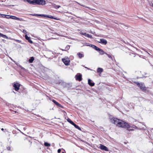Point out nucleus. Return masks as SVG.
Masks as SVG:
<instances>
[{
    "label": "nucleus",
    "mask_w": 153,
    "mask_h": 153,
    "mask_svg": "<svg viewBox=\"0 0 153 153\" xmlns=\"http://www.w3.org/2000/svg\"><path fill=\"white\" fill-rule=\"evenodd\" d=\"M111 122L119 127L126 128L130 127L129 125L127 123L117 118H113L110 119Z\"/></svg>",
    "instance_id": "nucleus-1"
},
{
    "label": "nucleus",
    "mask_w": 153,
    "mask_h": 153,
    "mask_svg": "<svg viewBox=\"0 0 153 153\" xmlns=\"http://www.w3.org/2000/svg\"><path fill=\"white\" fill-rule=\"evenodd\" d=\"M29 4L33 5H44L46 4L45 1V0H26Z\"/></svg>",
    "instance_id": "nucleus-2"
},
{
    "label": "nucleus",
    "mask_w": 153,
    "mask_h": 153,
    "mask_svg": "<svg viewBox=\"0 0 153 153\" xmlns=\"http://www.w3.org/2000/svg\"><path fill=\"white\" fill-rule=\"evenodd\" d=\"M7 19H11L14 20H16L19 21H25V20L21 18H19L14 16H11L9 17H7Z\"/></svg>",
    "instance_id": "nucleus-3"
},
{
    "label": "nucleus",
    "mask_w": 153,
    "mask_h": 153,
    "mask_svg": "<svg viewBox=\"0 0 153 153\" xmlns=\"http://www.w3.org/2000/svg\"><path fill=\"white\" fill-rule=\"evenodd\" d=\"M136 84L139 87H140V89L143 90H146L145 87L143 83H139L138 82H136Z\"/></svg>",
    "instance_id": "nucleus-4"
},
{
    "label": "nucleus",
    "mask_w": 153,
    "mask_h": 153,
    "mask_svg": "<svg viewBox=\"0 0 153 153\" xmlns=\"http://www.w3.org/2000/svg\"><path fill=\"white\" fill-rule=\"evenodd\" d=\"M62 61L65 65H69L70 61L68 59H66L65 58H63L62 59Z\"/></svg>",
    "instance_id": "nucleus-5"
},
{
    "label": "nucleus",
    "mask_w": 153,
    "mask_h": 153,
    "mask_svg": "<svg viewBox=\"0 0 153 153\" xmlns=\"http://www.w3.org/2000/svg\"><path fill=\"white\" fill-rule=\"evenodd\" d=\"M20 86V84L19 83H16L15 84L13 85V87L14 88L15 90L17 91L19 90V87Z\"/></svg>",
    "instance_id": "nucleus-6"
},
{
    "label": "nucleus",
    "mask_w": 153,
    "mask_h": 153,
    "mask_svg": "<svg viewBox=\"0 0 153 153\" xmlns=\"http://www.w3.org/2000/svg\"><path fill=\"white\" fill-rule=\"evenodd\" d=\"M100 41H98V42L102 44L105 45L107 44V42L106 39H100Z\"/></svg>",
    "instance_id": "nucleus-7"
},
{
    "label": "nucleus",
    "mask_w": 153,
    "mask_h": 153,
    "mask_svg": "<svg viewBox=\"0 0 153 153\" xmlns=\"http://www.w3.org/2000/svg\"><path fill=\"white\" fill-rule=\"evenodd\" d=\"M80 34L82 35H84L85 36L87 37L88 38H92V36L91 35H90L88 34H87L86 33H83L82 32H81L80 33Z\"/></svg>",
    "instance_id": "nucleus-8"
},
{
    "label": "nucleus",
    "mask_w": 153,
    "mask_h": 153,
    "mask_svg": "<svg viewBox=\"0 0 153 153\" xmlns=\"http://www.w3.org/2000/svg\"><path fill=\"white\" fill-rule=\"evenodd\" d=\"M100 148L102 150H104L106 151H108V148L106 146L102 144L100 145Z\"/></svg>",
    "instance_id": "nucleus-9"
},
{
    "label": "nucleus",
    "mask_w": 153,
    "mask_h": 153,
    "mask_svg": "<svg viewBox=\"0 0 153 153\" xmlns=\"http://www.w3.org/2000/svg\"><path fill=\"white\" fill-rule=\"evenodd\" d=\"M25 39L27 40L28 42L32 44L33 43L32 41L31 40V38L30 37H28V36L26 35L25 36Z\"/></svg>",
    "instance_id": "nucleus-10"
},
{
    "label": "nucleus",
    "mask_w": 153,
    "mask_h": 153,
    "mask_svg": "<svg viewBox=\"0 0 153 153\" xmlns=\"http://www.w3.org/2000/svg\"><path fill=\"white\" fill-rule=\"evenodd\" d=\"M75 77L76 79L78 80L79 81H80L82 79V75L81 74L76 75Z\"/></svg>",
    "instance_id": "nucleus-11"
},
{
    "label": "nucleus",
    "mask_w": 153,
    "mask_h": 153,
    "mask_svg": "<svg viewBox=\"0 0 153 153\" xmlns=\"http://www.w3.org/2000/svg\"><path fill=\"white\" fill-rule=\"evenodd\" d=\"M45 17L48 18H50L51 19H54L56 20H59V19H58L56 17L54 18L53 17V16L51 15H45Z\"/></svg>",
    "instance_id": "nucleus-12"
},
{
    "label": "nucleus",
    "mask_w": 153,
    "mask_h": 153,
    "mask_svg": "<svg viewBox=\"0 0 153 153\" xmlns=\"http://www.w3.org/2000/svg\"><path fill=\"white\" fill-rule=\"evenodd\" d=\"M52 101L57 106H59V107L62 108V106L57 102L55 100H52Z\"/></svg>",
    "instance_id": "nucleus-13"
},
{
    "label": "nucleus",
    "mask_w": 153,
    "mask_h": 153,
    "mask_svg": "<svg viewBox=\"0 0 153 153\" xmlns=\"http://www.w3.org/2000/svg\"><path fill=\"white\" fill-rule=\"evenodd\" d=\"M88 84L91 86H93L94 85V83L91 82V80L89 79L88 80Z\"/></svg>",
    "instance_id": "nucleus-14"
},
{
    "label": "nucleus",
    "mask_w": 153,
    "mask_h": 153,
    "mask_svg": "<svg viewBox=\"0 0 153 153\" xmlns=\"http://www.w3.org/2000/svg\"><path fill=\"white\" fill-rule=\"evenodd\" d=\"M77 54L80 59H81L84 57V55L80 53H77Z\"/></svg>",
    "instance_id": "nucleus-15"
},
{
    "label": "nucleus",
    "mask_w": 153,
    "mask_h": 153,
    "mask_svg": "<svg viewBox=\"0 0 153 153\" xmlns=\"http://www.w3.org/2000/svg\"><path fill=\"white\" fill-rule=\"evenodd\" d=\"M31 15L33 16H40L42 17H45V14H31Z\"/></svg>",
    "instance_id": "nucleus-16"
},
{
    "label": "nucleus",
    "mask_w": 153,
    "mask_h": 153,
    "mask_svg": "<svg viewBox=\"0 0 153 153\" xmlns=\"http://www.w3.org/2000/svg\"><path fill=\"white\" fill-rule=\"evenodd\" d=\"M98 52L101 55H103L105 53H105H106L105 52L102 50L101 49H100Z\"/></svg>",
    "instance_id": "nucleus-17"
},
{
    "label": "nucleus",
    "mask_w": 153,
    "mask_h": 153,
    "mask_svg": "<svg viewBox=\"0 0 153 153\" xmlns=\"http://www.w3.org/2000/svg\"><path fill=\"white\" fill-rule=\"evenodd\" d=\"M103 71V69L100 68H98L97 69V73L101 74Z\"/></svg>",
    "instance_id": "nucleus-18"
},
{
    "label": "nucleus",
    "mask_w": 153,
    "mask_h": 153,
    "mask_svg": "<svg viewBox=\"0 0 153 153\" xmlns=\"http://www.w3.org/2000/svg\"><path fill=\"white\" fill-rule=\"evenodd\" d=\"M34 59V58L33 57H31L29 59V61L30 63H32L33 62Z\"/></svg>",
    "instance_id": "nucleus-19"
},
{
    "label": "nucleus",
    "mask_w": 153,
    "mask_h": 153,
    "mask_svg": "<svg viewBox=\"0 0 153 153\" xmlns=\"http://www.w3.org/2000/svg\"><path fill=\"white\" fill-rule=\"evenodd\" d=\"M73 125L76 128L78 129L79 130H81L80 128L78 126L75 124L74 123V124Z\"/></svg>",
    "instance_id": "nucleus-20"
},
{
    "label": "nucleus",
    "mask_w": 153,
    "mask_h": 153,
    "mask_svg": "<svg viewBox=\"0 0 153 153\" xmlns=\"http://www.w3.org/2000/svg\"><path fill=\"white\" fill-rule=\"evenodd\" d=\"M67 120L68 122H69L72 125H73L74 124V123L69 118H68L67 119Z\"/></svg>",
    "instance_id": "nucleus-21"
},
{
    "label": "nucleus",
    "mask_w": 153,
    "mask_h": 153,
    "mask_svg": "<svg viewBox=\"0 0 153 153\" xmlns=\"http://www.w3.org/2000/svg\"><path fill=\"white\" fill-rule=\"evenodd\" d=\"M0 37H2L4 38H7V37L5 35H4L1 33H0Z\"/></svg>",
    "instance_id": "nucleus-22"
},
{
    "label": "nucleus",
    "mask_w": 153,
    "mask_h": 153,
    "mask_svg": "<svg viewBox=\"0 0 153 153\" xmlns=\"http://www.w3.org/2000/svg\"><path fill=\"white\" fill-rule=\"evenodd\" d=\"M53 7L54 8H56V9H57L59 8L60 7V6L59 5H56L55 4H54V5H53Z\"/></svg>",
    "instance_id": "nucleus-23"
},
{
    "label": "nucleus",
    "mask_w": 153,
    "mask_h": 153,
    "mask_svg": "<svg viewBox=\"0 0 153 153\" xmlns=\"http://www.w3.org/2000/svg\"><path fill=\"white\" fill-rule=\"evenodd\" d=\"M44 145L45 146H50L51 144L47 142H45L44 143Z\"/></svg>",
    "instance_id": "nucleus-24"
},
{
    "label": "nucleus",
    "mask_w": 153,
    "mask_h": 153,
    "mask_svg": "<svg viewBox=\"0 0 153 153\" xmlns=\"http://www.w3.org/2000/svg\"><path fill=\"white\" fill-rule=\"evenodd\" d=\"M105 54L107 55V56H108V58H109L111 59L112 60H113V58L111 57V56L110 55L108 54L107 53H105Z\"/></svg>",
    "instance_id": "nucleus-25"
},
{
    "label": "nucleus",
    "mask_w": 153,
    "mask_h": 153,
    "mask_svg": "<svg viewBox=\"0 0 153 153\" xmlns=\"http://www.w3.org/2000/svg\"><path fill=\"white\" fill-rule=\"evenodd\" d=\"M2 15H3V16H2V17H4V18H5L7 19V17H9L10 16V15H3V14H1Z\"/></svg>",
    "instance_id": "nucleus-26"
},
{
    "label": "nucleus",
    "mask_w": 153,
    "mask_h": 153,
    "mask_svg": "<svg viewBox=\"0 0 153 153\" xmlns=\"http://www.w3.org/2000/svg\"><path fill=\"white\" fill-rule=\"evenodd\" d=\"M69 48H70V46H69V45H67V46H66L65 48V49L66 50V51L67 50H68L69 49Z\"/></svg>",
    "instance_id": "nucleus-27"
},
{
    "label": "nucleus",
    "mask_w": 153,
    "mask_h": 153,
    "mask_svg": "<svg viewBox=\"0 0 153 153\" xmlns=\"http://www.w3.org/2000/svg\"><path fill=\"white\" fill-rule=\"evenodd\" d=\"M15 40L19 43H21V40L17 39H15Z\"/></svg>",
    "instance_id": "nucleus-28"
},
{
    "label": "nucleus",
    "mask_w": 153,
    "mask_h": 153,
    "mask_svg": "<svg viewBox=\"0 0 153 153\" xmlns=\"http://www.w3.org/2000/svg\"><path fill=\"white\" fill-rule=\"evenodd\" d=\"M100 48H99L97 47V46L96 48L95 49L97 51H99V50H100Z\"/></svg>",
    "instance_id": "nucleus-29"
},
{
    "label": "nucleus",
    "mask_w": 153,
    "mask_h": 153,
    "mask_svg": "<svg viewBox=\"0 0 153 153\" xmlns=\"http://www.w3.org/2000/svg\"><path fill=\"white\" fill-rule=\"evenodd\" d=\"M91 47L95 49L97 46L94 45H91Z\"/></svg>",
    "instance_id": "nucleus-30"
},
{
    "label": "nucleus",
    "mask_w": 153,
    "mask_h": 153,
    "mask_svg": "<svg viewBox=\"0 0 153 153\" xmlns=\"http://www.w3.org/2000/svg\"><path fill=\"white\" fill-rule=\"evenodd\" d=\"M149 4L151 6H152L153 7V1H152L151 3H149Z\"/></svg>",
    "instance_id": "nucleus-31"
},
{
    "label": "nucleus",
    "mask_w": 153,
    "mask_h": 153,
    "mask_svg": "<svg viewBox=\"0 0 153 153\" xmlns=\"http://www.w3.org/2000/svg\"><path fill=\"white\" fill-rule=\"evenodd\" d=\"M80 5L83 7H87V8H89V7H86L85 5H82V4H80Z\"/></svg>",
    "instance_id": "nucleus-32"
},
{
    "label": "nucleus",
    "mask_w": 153,
    "mask_h": 153,
    "mask_svg": "<svg viewBox=\"0 0 153 153\" xmlns=\"http://www.w3.org/2000/svg\"><path fill=\"white\" fill-rule=\"evenodd\" d=\"M57 151H58V153H60V152L61 151V150L60 149H58Z\"/></svg>",
    "instance_id": "nucleus-33"
},
{
    "label": "nucleus",
    "mask_w": 153,
    "mask_h": 153,
    "mask_svg": "<svg viewBox=\"0 0 153 153\" xmlns=\"http://www.w3.org/2000/svg\"><path fill=\"white\" fill-rule=\"evenodd\" d=\"M128 131H133L134 130L133 129H128Z\"/></svg>",
    "instance_id": "nucleus-34"
},
{
    "label": "nucleus",
    "mask_w": 153,
    "mask_h": 153,
    "mask_svg": "<svg viewBox=\"0 0 153 153\" xmlns=\"http://www.w3.org/2000/svg\"><path fill=\"white\" fill-rule=\"evenodd\" d=\"M10 147H7V149L8 150H10Z\"/></svg>",
    "instance_id": "nucleus-35"
},
{
    "label": "nucleus",
    "mask_w": 153,
    "mask_h": 153,
    "mask_svg": "<svg viewBox=\"0 0 153 153\" xmlns=\"http://www.w3.org/2000/svg\"><path fill=\"white\" fill-rule=\"evenodd\" d=\"M143 49V50L144 51H146V52H147V53L149 54L150 55V54H149V53H148L147 51H146V50H145L143 48V49Z\"/></svg>",
    "instance_id": "nucleus-36"
},
{
    "label": "nucleus",
    "mask_w": 153,
    "mask_h": 153,
    "mask_svg": "<svg viewBox=\"0 0 153 153\" xmlns=\"http://www.w3.org/2000/svg\"><path fill=\"white\" fill-rule=\"evenodd\" d=\"M61 50L62 51H66V50L65 49H61Z\"/></svg>",
    "instance_id": "nucleus-37"
},
{
    "label": "nucleus",
    "mask_w": 153,
    "mask_h": 153,
    "mask_svg": "<svg viewBox=\"0 0 153 153\" xmlns=\"http://www.w3.org/2000/svg\"><path fill=\"white\" fill-rule=\"evenodd\" d=\"M1 130L2 131H3L4 130V129L3 128H1Z\"/></svg>",
    "instance_id": "nucleus-38"
},
{
    "label": "nucleus",
    "mask_w": 153,
    "mask_h": 153,
    "mask_svg": "<svg viewBox=\"0 0 153 153\" xmlns=\"http://www.w3.org/2000/svg\"><path fill=\"white\" fill-rule=\"evenodd\" d=\"M26 129V128H24V130H25Z\"/></svg>",
    "instance_id": "nucleus-39"
},
{
    "label": "nucleus",
    "mask_w": 153,
    "mask_h": 153,
    "mask_svg": "<svg viewBox=\"0 0 153 153\" xmlns=\"http://www.w3.org/2000/svg\"><path fill=\"white\" fill-rule=\"evenodd\" d=\"M120 24H121V25H124L122 23H120Z\"/></svg>",
    "instance_id": "nucleus-40"
},
{
    "label": "nucleus",
    "mask_w": 153,
    "mask_h": 153,
    "mask_svg": "<svg viewBox=\"0 0 153 153\" xmlns=\"http://www.w3.org/2000/svg\"><path fill=\"white\" fill-rule=\"evenodd\" d=\"M53 31H52V32L51 33H53Z\"/></svg>",
    "instance_id": "nucleus-41"
},
{
    "label": "nucleus",
    "mask_w": 153,
    "mask_h": 153,
    "mask_svg": "<svg viewBox=\"0 0 153 153\" xmlns=\"http://www.w3.org/2000/svg\"><path fill=\"white\" fill-rule=\"evenodd\" d=\"M53 31H52V32L51 33H53Z\"/></svg>",
    "instance_id": "nucleus-42"
},
{
    "label": "nucleus",
    "mask_w": 153,
    "mask_h": 153,
    "mask_svg": "<svg viewBox=\"0 0 153 153\" xmlns=\"http://www.w3.org/2000/svg\"><path fill=\"white\" fill-rule=\"evenodd\" d=\"M62 153H65L64 152H63Z\"/></svg>",
    "instance_id": "nucleus-43"
},
{
    "label": "nucleus",
    "mask_w": 153,
    "mask_h": 153,
    "mask_svg": "<svg viewBox=\"0 0 153 153\" xmlns=\"http://www.w3.org/2000/svg\"><path fill=\"white\" fill-rule=\"evenodd\" d=\"M24 1H25V0H23Z\"/></svg>",
    "instance_id": "nucleus-44"
}]
</instances>
